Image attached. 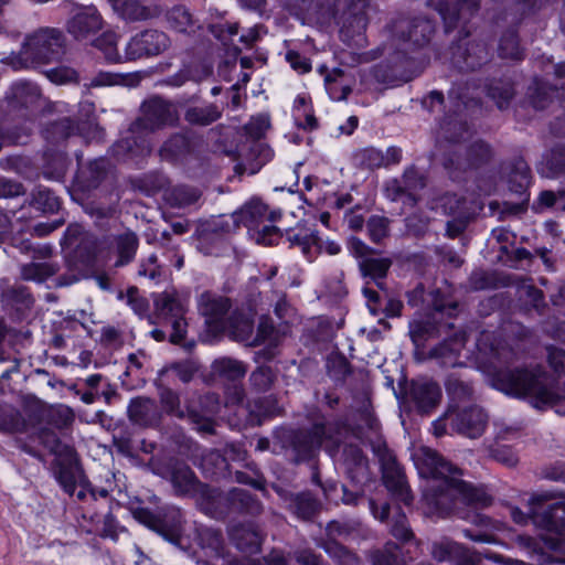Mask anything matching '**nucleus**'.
Wrapping results in <instances>:
<instances>
[{
    "label": "nucleus",
    "instance_id": "obj_56",
    "mask_svg": "<svg viewBox=\"0 0 565 565\" xmlns=\"http://www.w3.org/2000/svg\"><path fill=\"white\" fill-rule=\"evenodd\" d=\"M493 158L492 147L484 140L478 139L471 142L466 148L467 166L471 170H478L488 163Z\"/></svg>",
    "mask_w": 565,
    "mask_h": 565
},
{
    "label": "nucleus",
    "instance_id": "obj_57",
    "mask_svg": "<svg viewBox=\"0 0 565 565\" xmlns=\"http://www.w3.org/2000/svg\"><path fill=\"white\" fill-rule=\"evenodd\" d=\"M118 35L113 31H105L93 41V45L98 49L107 63L120 64L127 62L125 54L121 55L117 47Z\"/></svg>",
    "mask_w": 565,
    "mask_h": 565
},
{
    "label": "nucleus",
    "instance_id": "obj_49",
    "mask_svg": "<svg viewBox=\"0 0 565 565\" xmlns=\"http://www.w3.org/2000/svg\"><path fill=\"white\" fill-rule=\"evenodd\" d=\"M30 205L43 214H55L62 206V200L53 190L40 184L31 192Z\"/></svg>",
    "mask_w": 565,
    "mask_h": 565
},
{
    "label": "nucleus",
    "instance_id": "obj_47",
    "mask_svg": "<svg viewBox=\"0 0 565 565\" xmlns=\"http://www.w3.org/2000/svg\"><path fill=\"white\" fill-rule=\"evenodd\" d=\"M344 463L347 468V477L353 484L362 482L367 470V458L359 446L350 445L344 451Z\"/></svg>",
    "mask_w": 565,
    "mask_h": 565
},
{
    "label": "nucleus",
    "instance_id": "obj_22",
    "mask_svg": "<svg viewBox=\"0 0 565 565\" xmlns=\"http://www.w3.org/2000/svg\"><path fill=\"white\" fill-rule=\"evenodd\" d=\"M443 396L439 384L433 380H412L409 397L418 414H430L440 403Z\"/></svg>",
    "mask_w": 565,
    "mask_h": 565
},
{
    "label": "nucleus",
    "instance_id": "obj_21",
    "mask_svg": "<svg viewBox=\"0 0 565 565\" xmlns=\"http://www.w3.org/2000/svg\"><path fill=\"white\" fill-rule=\"evenodd\" d=\"M435 33V24L430 19L417 17L409 20L405 28L401 24L396 28L395 35L403 46L412 50H420L430 43Z\"/></svg>",
    "mask_w": 565,
    "mask_h": 565
},
{
    "label": "nucleus",
    "instance_id": "obj_46",
    "mask_svg": "<svg viewBox=\"0 0 565 565\" xmlns=\"http://www.w3.org/2000/svg\"><path fill=\"white\" fill-rule=\"evenodd\" d=\"M71 160L65 151L47 148L43 153V174L51 180L64 179Z\"/></svg>",
    "mask_w": 565,
    "mask_h": 565
},
{
    "label": "nucleus",
    "instance_id": "obj_55",
    "mask_svg": "<svg viewBox=\"0 0 565 565\" xmlns=\"http://www.w3.org/2000/svg\"><path fill=\"white\" fill-rule=\"evenodd\" d=\"M278 415V401L273 395L256 398L250 405L249 416L256 425H262L264 422L273 419Z\"/></svg>",
    "mask_w": 565,
    "mask_h": 565
},
{
    "label": "nucleus",
    "instance_id": "obj_2",
    "mask_svg": "<svg viewBox=\"0 0 565 565\" xmlns=\"http://www.w3.org/2000/svg\"><path fill=\"white\" fill-rule=\"evenodd\" d=\"M141 109L143 116L132 122L129 135L118 139L108 149V154L118 163L141 167L151 153V143L149 136L139 130L154 131L174 121L171 104L160 96L143 102Z\"/></svg>",
    "mask_w": 565,
    "mask_h": 565
},
{
    "label": "nucleus",
    "instance_id": "obj_60",
    "mask_svg": "<svg viewBox=\"0 0 565 565\" xmlns=\"http://www.w3.org/2000/svg\"><path fill=\"white\" fill-rule=\"evenodd\" d=\"M26 420L19 409L10 405H0V433H23Z\"/></svg>",
    "mask_w": 565,
    "mask_h": 565
},
{
    "label": "nucleus",
    "instance_id": "obj_7",
    "mask_svg": "<svg viewBox=\"0 0 565 565\" xmlns=\"http://www.w3.org/2000/svg\"><path fill=\"white\" fill-rule=\"evenodd\" d=\"M153 508L146 507L140 501L130 507L134 520L158 534L164 541L180 545L183 535L184 516L182 510L173 504L163 503L157 495L152 497Z\"/></svg>",
    "mask_w": 565,
    "mask_h": 565
},
{
    "label": "nucleus",
    "instance_id": "obj_52",
    "mask_svg": "<svg viewBox=\"0 0 565 565\" xmlns=\"http://www.w3.org/2000/svg\"><path fill=\"white\" fill-rule=\"evenodd\" d=\"M286 238L290 243V246L300 247L306 256L310 255L311 248L318 246L320 243L318 231L306 225L288 228L286 231Z\"/></svg>",
    "mask_w": 565,
    "mask_h": 565
},
{
    "label": "nucleus",
    "instance_id": "obj_11",
    "mask_svg": "<svg viewBox=\"0 0 565 565\" xmlns=\"http://www.w3.org/2000/svg\"><path fill=\"white\" fill-rule=\"evenodd\" d=\"M233 227L224 216L201 222L193 234L196 249L205 256H224L231 248L230 235Z\"/></svg>",
    "mask_w": 565,
    "mask_h": 565
},
{
    "label": "nucleus",
    "instance_id": "obj_29",
    "mask_svg": "<svg viewBox=\"0 0 565 565\" xmlns=\"http://www.w3.org/2000/svg\"><path fill=\"white\" fill-rule=\"evenodd\" d=\"M390 534L396 540L403 550L409 555L420 554V541L416 537L406 513L402 507L397 504L393 511V518L390 523Z\"/></svg>",
    "mask_w": 565,
    "mask_h": 565
},
{
    "label": "nucleus",
    "instance_id": "obj_15",
    "mask_svg": "<svg viewBox=\"0 0 565 565\" xmlns=\"http://www.w3.org/2000/svg\"><path fill=\"white\" fill-rule=\"evenodd\" d=\"M170 46L169 36L159 30L147 29L130 38L125 46L128 62L158 56Z\"/></svg>",
    "mask_w": 565,
    "mask_h": 565
},
{
    "label": "nucleus",
    "instance_id": "obj_8",
    "mask_svg": "<svg viewBox=\"0 0 565 565\" xmlns=\"http://www.w3.org/2000/svg\"><path fill=\"white\" fill-rule=\"evenodd\" d=\"M324 443L306 428L279 426L273 430V449L295 465L312 461Z\"/></svg>",
    "mask_w": 565,
    "mask_h": 565
},
{
    "label": "nucleus",
    "instance_id": "obj_34",
    "mask_svg": "<svg viewBox=\"0 0 565 565\" xmlns=\"http://www.w3.org/2000/svg\"><path fill=\"white\" fill-rule=\"evenodd\" d=\"M234 546L246 554H258L262 550L264 537L258 525L254 522L237 523L228 531Z\"/></svg>",
    "mask_w": 565,
    "mask_h": 565
},
{
    "label": "nucleus",
    "instance_id": "obj_26",
    "mask_svg": "<svg viewBox=\"0 0 565 565\" xmlns=\"http://www.w3.org/2000/svg\"><path fill=\"white\" fill-rule=\"evenodd\" d=\"M488 423V415L477 406L470 405L456 412L451 425L452 428L469 438L480 437Z\"/></svg>",
    "mask_w": 565,
    "mask_h": 565
},
{
    "label": "nucleus",
    "instance_id": "obj_58",
    "mask_svg": "<svg viewBox=\"0 0 565 565\" xmlns=\"http://www.w3.org/2000/svg\"><path fill=\"white\" fill-rule=\"evenodd\" d=\"M0 125L7 146H22L29 142L32 135V125L26 120Z\"/></svg>",
    "mask_w": 565,
    "mask_h": 565
},
{
    "label": "nucleus",
    "instance_id": "obj_54",
    "mask_svg": "<svg viewBox=\"0 0 565 565\" xmlns=\"http://www.w3.org/2000/svg\"><path fill=\"white\" fill-rule=\"evenodd\" d=\"M553 498L554 495L550 491L533 493L529 500V511L523 512L520 508L514 507L511 509V519L519 525H526L530 522L535 525L534 513H539V508Z\"/></svg>",
    "mask_w": 565,
    "mask_h": 565
},
{
    "label": "nucleus",
    "instance_id": "obj_6",
    "mask_svg": "<svg viewBox=\"0 0 565 565\" xmlns=\"http://www.w3.org/2000/svg\"><path fill=\"white\" fill-rule=\"evenodd\" d=\"M205 501L202 513L217 521L238 516L257 518L264 512V504L256 494L237 487L227 491L214 487L206 491Z\"/></svg>",
    "mask_w": 565,
    "mask_h": 565
},
{
    "label": "nucleus",
    "instance_id": "obj_5",
    "mask_svg": "<svg viewBox=\"0 0 565 565\" xmlns=\"http://www.w3.org/2000/svg\"><path fill=\"white\" fill-rule=\"evenodd\" d=\"M55 443L56 445H44V447L55 455L54 475L63 491L73 495L77 484H79L89 493L93 500L108 498L113 489L92 484L84 473L76 449L71 445H61L57 437H55Z\"/></svg>",
    "mask_w": 565,
    "mask_h": 565
},
{
    "label": "nucleus",
    "instance_id": "obj_25",
    "mask_svg": "<svg viewBox=\"0 0 565 565\" xmlns=\"http://www.w3.org/2000/svg\"><path fill=\"white\" fill-rule=\"evenodd\" d=\"M103 18L94 6L78 9L67 21V32L75 40H85L103 28Z\"/></svg>",
    "mask_w": 565,
    "mask_h": 565
},
{
    "label": "nucleus",
    "instance_id": "obj_3",
    "mask_svg": "<svg viewBox=\"0 0 565 565\" xmlns=\"http://www.w3.org/2000/svg\"><path fill=\"white\" fill-rule=\"evenodd\" d=\"M419 473L434 482L423 491V500L428 509L426 513L440 519L455 514L459 495L455 491L452 481H456L454 476L459 473V469L437 451L427 449L424 452Z\"/></svg>",
    "mask_w": 565,
    "mask_h": 565
},
{
    "label": "nucleus",
    "instance_id": "obj_40",
    "mask_svg": "<svg viewBox=\"0 0 565 565\" xmlns=\"http://www.w3.org/2000/svg\"><path fill=\"white\" fill-rule=\"evenodd\" d=\"M267 213L268 205L259 199H253L232 214V225L234 227L242 225L248 230H255L264 222Z\"/></svg>",
    "mask_w": 565,
    "mask_h": 565
},
{
    "label": "nucleus",
    "instance_id": "obj_42",
    "mask_svg": "<svg viewBox=\"0 0 565 565\" xmlns=\"http://www.w3.org/2000/svg\"><path fill=\"white\" fill-rule=\"evenodd\" d=\"M417 557L418 555H409L399 544L388 541L382 548L371 553L370 562L372 565H407Z\"/></svg>",
    "mask_w": 565,
    "mask_h": 565
},
{
    "label": "nucleus",
    "instance_id": "obj_51",
    "mask_svg": "<svg viewBox=\"0 0 565 565\" xmlns=\"http://www.w3.org/2000/svg\"><path fill=\"white\" fill-rule=\"evenodd\" d=\"M115 247L117 253L116 266L130 264L135 259L139 247L138 235L131 230H127L115 236Z\"/></svg>",
    "mask_w": 565,
    "mask_h": 565
},
{
    "label": "nucleus",
    "instance_id": "obj_63",
    "mask_svg": "<svg viewBox=\"0 0 565 565\" xmlns=\"http://www.w3.org/2000/svg\"><path fill=\"white\" fill-rule=\"evenodd\" d=\"M371 74L374 81L380 84L390 86H398L403 84L401 81L403 73L396 71L388 55L380 63L372 66Z\"/></svg>",
    "mask_w": 565,
    "mask_h": 565
},
{
    "label": "nucleus",
    "instance_id": "obj_41",
    "mask_svg": "<svg viewBox=\"0 0 565 565\" xmlns=\"http://www.w3.org/2000/svg\"><path fill=\"white\" fill-rule=\"evenodd\" d=\"M455 491L459 495V501L465 505L473 509H486L493 502V498L482 488L462 479L452 481Z\"/></svg>",
    "mask_w": 565,
    "mask_h": 565
},
{
    "label": "nucleus",
    "instance_id": "obj_35",
    "mask_svg": "<svg viewBox=\"0 0 565 565\" xmlns=\"http://www.w3.org/2000/svg\"><path fill=\"white\" fill-rule=\"evenodd\" d=\"M41 97L40 87L29 81L13 82L6 93V100L11 109L20 110L35 106Z\"/></svg>",
    "mask_w": 565,
    "mask_h": 565
},
{
    "label": "nucleus",
    "instance_id": "obj_18",
    "mask_svg": "<svg viewBox=\"0 0 565 565\" xmlns=\"http://www.w3.org/2000/svg\"><path fill=\"white\" fill-rule=\"evenodd\" d=\"M307 419L310 423V427L307 429L323 443L337 441L349 428L348 419L344 416L337 415L328 419L319 406H313L308 411Z\"/></svg>",
    "mask_w": 565,
    "mask_h": 565
},
{
    "label": "nucleus",
    "instance_id": "obj_44",
    "mask_svg": "<svg viewBox=\"0 0 565 565\" xmlns=\"http://www.w3.org/2000/svg\"><path fill=\"white\" fill-rule=\"evenodd\" d=\"M42 134L49 143L57 146L79 134V125L70 117H62L47 122Z\"/></svg>",
    "mask_w": 565,
    "mask_h": 565
},
{
    "label": "nucleus",
    "instance_id": "obj_43",
    "mask_svg": "<svg viewBox=\"0 0 565 565\" xmlns=\"http://www.w3.org/2000/svg\"><path fill=\"white\" fill-rule=\"evenodd\" d=\"M444 385L450 401L449 409L458 407L459 403L469 402L473 396L472 382L462 379L458 373L448 374Z\"/></svg>",
    "mask_w": 565,
    "mask_h": 565
},
{
    "label": "nucleus",
    "instance_id": "obj_33",
    "mask_svg": "<svg viewBox=\"0 0 565 565\" xmlns=\"http://www.w3.org/2000/svg\"><path fill=\"white\" fill-rule=\"evenodd\" d=\"M505 181L512 194L530 193L533 174L530 164L523 156H515L507 162Z\"/></svg>",
    "mask_w": 565,
    "mask_h": 565
},
{
    "label": "nucleus",
    "instance_id": "obj_30",
    "mask_svg": "<svg viewBox=\"0 0 565 565\" xmlns=\"http://www.w3.org/2000/svg\"><path fill=\"white\" fill-rule=\"evenodd\" d=\"M128 418L131 423L141 426L157 428L162 423V412L154 399L137 396L130 399L127 407Z\"/></svg>",
    "mask_w": 565,
    "mask_h": 565
},
{
    "label": "nucleus",
    "instance_id": "obj_59",
    "mask_svg": "<svg viewBox=\"0 0 565 565\" xmlns=\"http://www.w3.org/2000/svg\"><path fill=\"white\" fill-rule=\"evenodd\" d=\"M327 373L337 384H344L353 374V367L343 353L331 354L326 362Z\"/></svg>",
    "mask_w": 565,
    "mask_h": 565
},
{
    "label": "nucleus",
    "instance_id": "obj_39",
    "mask_svg": "<svg viewBox=\"0 0 565 565\" xmlns=\"http://www.w3.org/2000/svg\"><path fill=\"white\" fill-rule=\"evenodd\" d=\"M522 20L510 24L504 29L498 42V55L503 60L523 61L525 58V50L520 42V26Z\"/></svg>",
    "mask_w": 565,
    "mask_h": 565
},
{
    "label": "nucleus",
    "instance_id": "obj_9",
    "mask_svg": "<svg viewBox=\"0 0 565 565\" xmlns=\"http://www.w3.org/2000/svg\"><path fill=\"white\" fill-rule=\"evenodd\" d=\"M64 52L65 36L61 30L54 28L40 29L26 36L17 57L20 65H14V68L50 64L60 61Z\"/></svg>",
    "mask_w": 565,
    "mask_h": 565
},
{
    "label": "nucleus",
    "instance_id": "obj_13",
    "mask_svg": "<svg viewBox=\"0 0 565 565\" xmlns=\"http://www.w3.org/2000/svg\"><path fill=\"white\" fill-rule=\"evenodd\" d=\"M201 465L205 476L212 479L221 480L231 478L236 483L248 486L258 491H266V478L258 469L253 470L254 476L242 470H236L232 473L230 462L218 451H211L203 456Z\"/></svg>",
    "mask_w": 565,
    "mask_h": 565
},
{
    "label": "nucleus",
    "instance_id": "obj_16",
    "mask_svg": "<svg viewBox=\"0 0 565 565\" xmlns=\"http://www.w3.org/2000/svg\"><path fill=\"white\" fill-rule=\"evenodd\" d=\"M159 401L162 412L168 416L177 417L178 419L188 417L192 424L198 426L200 431L210 435L215 434L214 419L191 406H186L185 411L182 409L180 394L177 391L170 387H162L159 391Z\"/></svg>",
    "mask_w": 565,
    "mask_h": 565
},
{
    "label": "nucleus",
    "instance_id": "obj_10",
    "mask_svg": "<svg viewBox=\"0 0 565 565\" xmlns=\"http://www.w3.org/2000/svg\"><path fill=\"white\" fill-rule=\"evenodd\" d=\"M163 477L171 483L175 495L195 499L199 510L203 512L205 493L213 490V486L202 482L184 460L174 457L164 463Z\"/></svg>",
    "mask_w": 565,
    "mask_h": 565
},
{
    "label": "nucleus",
    "instance_id": "obj_64",
    "mask_svg": "<svg viewBox=\"0 0 565 565\" xmlns=\"http://www.w3.org/2000/svg\"><path fill=\"white\" fill-rule=\"evenodd\" d=\"M543 161L548 175L552 178L559 177L565 173V142L554 143L543 156Z\"/></svg>",
    "mask_w": 565,
    "mask_h": 565
},
{
    "label": "nucleus",
    "instance_id": "obj_28",
    "mask_svg": "<svg viewBox=\"0 0 565 565\" xmlns=\"http://www.w3.org/2000/svg\"><path fill=\"white\" fill-rule=\"evenodd\" d=\"M2 301L10 318L15 322H22L30 316L35 299L29 287L20 285L4 290Z\"/></svg>",
    "mask_w": 565,
    "mask_h": 565
},
{
    "label": "nucleus",
    "instance_id": "obj_50",
    "mask_svg": "<svg viewBox=\"0 0 565 565\" xmlns=\"http://www.w3.org/2000/svg\"><path fill=\"white\" fill-rule=\"evenodd\" d=\"M391 266L392 260L386 257H364L359 264L361 275L374 281L381 289L384 288V279L387 277Z\"/></svg>",
    "mask_w": 565,
    "mask_h": 565
},
{
    "label": "nucleus",
    "instance_id": "obj_24",
    "mask_svg": "<svg viewBox=\"0 0 565 565\" xmlns=\"http://www.w3.org/2000/svg\"><path fill=\"white\" fill-rule=\"evenodd\" d=\"M369 0H348L338 21L341 23L340 32L350 38L363 34L369 24Z\"/></svg>",
    "mask_w": 565,
    "mask_h": 565
},
{
    "label": "nucleus",
    "instance_id": "obj_62",
    "mask_svg": "<svg viewBox=\"0 0 565 565\" xmlns=\"http://www.w3.org/2000/svg\"><path fill=\"white\" fill-rule=\"evenodd\" d=\"M213 372L220 377L238 381L242 380L246 374V367L243 362L232 358H221L213 362Z\"/></svg>",
    "mask_w": 565,
    "mask_h": 565
},
{
    "label": "nucleus",
    "instance_id": "obj_32",
    "mask_svg": "<svg viewBox=\"0 0 565 565\" xmlns=\"http://www.w3.org/2000/svg\"><path fill=\"white\" fill-rule=\"evenodd\" d=\"M454 323H441L435 315L416 319L409 322V337L416 350L424 349L429 340L441 337L446 329H452Z\"/></svg>",
    "mask_w": 565,
    "mask_h": 565
},
{
    "label": "nucleus",
    "instance_id": "obj_48",
    "mask_svg": "<svg viewBox=\"0 0 565 565\" xmlns=\"http://www.w3.org/2000/svg\"><path fill=\"white\" fill-rule=\"evenodd\" d=\"M114 11L125 21H146L153 17L151 9L139 0H107Z\"/></svg>",
    "mask_w": 565,
    "mask_h": 565
},
{
    "label": "nucleus",
    "instance_id": "obj_14",
    "mask_svg": "<svg viewBox=\"0 0 565 565\" xmlns=\"http://www.w3.org/2000/svg\"><path fill=\"white\" fill-rule=\"evenodd\" d=\"M204 327L207 334L220 338L226 332L225 320L233 308V300L223 295L205 290L198 301Z\"/></svg>",
    "mask_w": 565,
    "mask_h": 565
},
{
    "label": "nucleus",
    "instance_id": "obj_1",
    "mask_svg": "<svg viewBox=\"0 0 565 565\" xmlns=\"http://www.w3.org/2000/svg\"><path fill=\"white\" fill-rule=\"evenodd\" d=\"M547 364L554 375L542 365L493 367L488 373L492 388L514 398H531L535 408L556 405L561 396L557 392L558 381L565 376V349L548 345Z\"/></svg>",
    "mask_w": 565,
    "mask_h": 565
},
{
    "label": "nucleus",
    "instance_id": "obj_53",
    "mask_svg": "<svg viewBox=\"0 0 565 565\" xmlns=\"http://www.w3.org/2000/svg\"><path fill=\"white\" fill-rule=\"evenodd\" d=\"M167 20L172 30L179 33H195L198 21L185 6H174L167 13Z\"/></svg>",
    "mask_w": 565,
    "mask_h": 565
},
{
    "label": "nucleus",
    "instance_id": "obj_23",
    "mask_svg": "<svg viewBox=\"0 0 565 565\" xmlns=\"http://www.w3.org/2000/svg\"><path fill=\"white\" fill-rule=\"evenodd\" d=\"M553 499L543 503L539 508V513H534L535 526L558 535L565 534V497L557 498L556 493L551 491Z\"/></svg>",
    "mask_w": 565,
    "mask_h": 565
},
{
    "label": "nucleus",
    "instance_id": "obj_19",
    "mask_svg": "<svg viewBox=\"0 0 565 565\" xmlns=\"http://www.w3.org/2000/svg\"><path fill=\"white\" fill-rule=\"evenodd\" d=\"M77 170L74 177L76 185L82 191L96 190L107 178L110 162L106 157H98L83 164V152L76 151Z\"/></svg>",
    "mask_w": 565,
    "mask_h": 565
},
{
    "label": "nucleus",
    "instance_id": "obj_45",
    "mask_svg": "<svg viewBox=\"0 0 565 565\" xmlns=\"http://www.w3.org/2000/svg\"><path fill=\"white\" fill-rule=\"evenodd\" d=\"M408 49L407 46L397 47L388 54L396 71L403 73L401 76L403 84L413 81L420 74V61L417 56L409 54Z\"/></svg>",
    "mask_w": 565,
    "mask_h": 565
},
{
    "label": "nucleus",
    "instance_id": "obj_27",
    "mask_svg": "<svg viewBox=\"0 0 565 565\" xmlns=\"http://www.w3.org/2000/svg\"><path fill=\"white\" fill-rule=\"evenodd\" d=\"M200 99L198 94L186 98L184 102H179V108L183 110V119L194 127H207L222 118L223 111L215 103H207L203 106H195Z\"/></svg>",
    "mask_w": 565,
    "mask_h": 565
},
{
    "label": "nucleus",
    "instance_id": "obj_36",
    "mask_svg": "<svg viewBox=\"0 0 565 565\" xmlns=\"http://www.w3.org/2000/svg\"><path fill=\"white\" fill-rule=\"evenodd\" d=\"M287 509L299 520L312 521L321 509L320 501L310 492H286L281 495Z\"/></svg>",
    "mask_w": 565,
    "mask_h": 565
},
{
    "label": "nucleus",
    "instance_id": "obj_61",
    "mask_svg": "<svg viewBox=\"0 0 565 565\" xmlns=\"http://www.w3.org/2000/svg\"><path fill=\"white\" fill-rule=\"evenodd\" d=\"M320 547L339 565H355L359 561L355 553L333 537H326Z\"/></svg>",
    "mask_w": 565,
    "mask_h": 565
},
{
    "label": "nucleus",
    "instance_id": "obj_38",
    "mask_svg": "<svg viewBox=\"0 0 565 565\" xmlns=\"http://www.w3.org/2000/svg\"><path fill=\"white\" fill-rule=\"evenodd\" d=\"M557 87L543 77L535 75L525 88L522 104L527 105L534 110H545L553 100V95Z\"/></svg>",
    "mask_w": 565,
    "mask_h": 565
},
{
    "label": "nucleus",
    "instance_id": "obj_12",
    "mask_svg": "<svg viewBox=\"0 0 565 565\" xmlns=\"http://www.w3.org/2000/svg\"><path fill=\"white\" fill-rule=\"evenodd\" d=\"M457 29H459L460 38L458 41H454L450 46L454 66L462 73L480 70L491 58L488 44L482 40H471L462 43L463 39L470 34L469 28L467 26L468 34L461 31L462 23Z\"/></svg>",
    "mask_w": 565,
    "mask_h": 565
},
{
    "label": "nucleus",
    "instance_id": "obj_37",
    "mask_svg": "<svg viewBox=\"0 0 565 565\" xmlns=\"http://www.w3.org/2000/svg\"><path fill=\"white\" fill-rule=\"evenodd\" d=\"M226 331L235 341H248L254 331L253 310L245 306L232 308L226 320Z\"/></svg>",
    "mask_w": 565,
    "mask_h": 565
},
{
    "label": "nucleus",
    "instance_id": "obj_20",
    "mask_svg": "<svg viewBox=\"0 0 565 565\" xmlns=\"http://www.w3.org/2000/svg\"><path fill=\"white\" fill-rule=\"evenodd\" d=\"M200 142L192 131L174 132L163 141L159 149V156L163 161L180 163L198 151Z\"/></svg>",
    "mask_w": 565,
    "mask_h": 565
},
{
    "label": "nucleus",
    "instance_id": "obj_17",
    "mask_svg": "<svg viewBox=\"0 0 565 565\" xmlns=\"http://www.w3.org/2000/svg\"><path fill=\"white\" fill-rule=\"evenodd\" d=\"M382 481L392 499L406 507L412 505L414 497L407 483L403 467L394 456L382 459Z\"/></svg>",
    "mask_w": 565,
    "mask_h": 565
},
{
    "label": "nucleus",
    "instance_id": "obj_4",
    "mask_svg": "<svg viewBox=\"0 0 565 565\" xmlns=\"http://www.w3.org/2000/svg\"><path fill=\"white\" fill-rule=\"evenodd\" d=\"M449 106L446 109V99L441 90L433 89L422 98V107L433 114L436 109L444 110L437 125L449 142H459L467 131L463 111L470 107L479 106L480 99L472 97L466 83H457L448 90Z\"/></svg>",
    "mask_w": 565,
    "mask_h": 565
},
{
    "label": "nucleus",
    "instance_id": "obj_31",
    "mask_svg": "<svg viewBox=\"0 0 565 565\" xmlns=\"http://www.w3.org/2000/svg\"><path fill=\"white\" fill-rule=\"evenodd\" d=\"M482 90L499 110H507L516 95V83L509 75L487 77Z\"/></svg>",
    "mask_w": 565,
    "mask_h": 565
}]
</instances>
